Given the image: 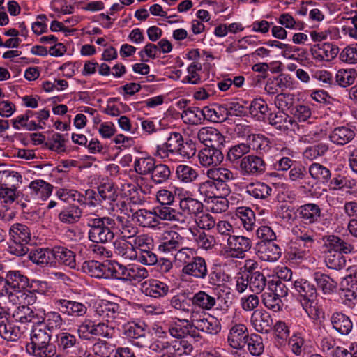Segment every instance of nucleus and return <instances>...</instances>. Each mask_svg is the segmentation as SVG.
I'll return each instance as SVG.
<instances>
[{
	"label": "nucleus",
	"instance_id": "45",
	"mask_svg": "<svg viewBox=\"0 0 357 357\" xmlns=\"http://www.w3.org/2000/svg\"><path fill=\"white\" fill-rule=\"evenodd\" d=\"M176 176L178 180L183 183H191L199 176L197 170L187 165H179L176 167Z\"/></svg>",
	"mask_w": 357,
	"mask_h": 357
},
{
	"label": "nucleus",
	"instance_id": "60",
	"mask_svg": "<svg viewBox=\"0 0 357 357\" xmlns=\"http://www.w3.org/2000/svg\"><path fill=\"white\" fill-rule=\"evenodd\" d=\"M294 102L295 98L293 94L281 93L276 96L274 103L281 112H284L285 110H292L294 107Z\"/></svg>",
	"mask_w": 357,
	"mask_h": 357
},
{
	"label": "nucleus",
	"instance_id": "50",
	"mask_svg": "<svg viewBox=\"0 0 357 357\" xmlns=\"http://www.w3.org/2000/svg\"><path fill=\"white\" fill-rule=\"evenodd\" d=\"M155 165V159L151 157L139 158L135 160L134 168L135 172L139 175H148L154 170Z\"/></svg>",
	"mask_w": 357,
	"mask_h": 357
},
{
	"label": "nucleus",
	"instance_id": "59",
	"mask_svg": "<svg viewBox=\"0 0 357 357\" xmlns=\"http://www.w3.org/2000/svg\"><path fill=\"white\" fill-rule=\"evenodd\" d=\"M44 316L45 318H43V322L45 321V327L49 331L61 328L63 324V320L59 312L50 311L45 313V311L44 310ZM43 327H45V326H43Z\"/></svg>",
	"mask_w": 357,
	"mask_h": 357
},
{
	"label": "nucleus",
	"instance_id": "37",
	"mask_svg": "<svg viewBox=\"0 0 357 357\" xmlns=\"http://www.w3.org/2000/svg\"><path fill=\"white\" fill-rule=\"evenodd\" d=\"M179 206L183 213L195 217V218L203 212L204 208L202 202L189 197L181 199Z\"/></svg>",
	"mask_w": 357,
	"mask_h": 357
},
{
	"label": "nucleus",
	"instance_id": "16",
	"mask_svg": "<svg viewBox=\"0 0 357 357\" xmlns=\"http://www.w3.org/2000/svg\"><path fill=\"white\" fill-rule=\"evenodd\" d=\"M324 246L326 248L328 253L340 252L343 254H350L354 252V246L342 239L340 236L335 235H326L322 237Z\"/></svg>",
	"mask_w": 357,
	"mask_h": 357
},
{
	"label": "nucleus",
	"instance_id": "34",
	"mask_svg": "<svg viewBox=\"0 0 357 357\" xmlns=\"http://www.w3.org/2000/svg\"><path fill=\"white\" fill-rule=\"evenodd\" d=\"M272 192L273 188L269 185L260 181L248 183L245 187V192L257 199H266Z\"/></svg>",
	"mask_w": 357,
	"mask_h": 357
},
{
	"label": "nucleus",
	"instance_id": "53",
	"mask_svg": "<svg viewBox=\"0 0 357 357\" xmlns=\"http://www.w3.org/2000/svg\"><path fill=\"white\" fill-rule=\"evenodd\" d=\"M251 116L257 120H264L268 110V105L261 98L254 99L248 107Z\"/></svg>",
	"mask_w": 357,
	"mask_h": 357
},
{
	"label": "nucleus",
	"instance_id": "24",
	"mask_svg": "<svg viewBox=\"0 0 357 357\" xmlns=\"http://www.w3.org/2000/svg\"><path fill=\"white\" fill-rule=\"evenodd\" d=\"M111 261L106 260L103 262L98 261H89L83 264L84 271L91 277L98 278H109Z\"/></svg>",
	"mask_w": 357,
	"mask_h": 357
},
{
	"label": "nucleus",
	"instance_id": "21",
	"mask_svg": "<svg viewBox=\"0 0 357 357\" xmlns=\"http://www.w3.org/2000/svg\"><path fill=\"white\" fill-rule=\"evenodd\" d=\"M141 291L147 296L159 298L167 295L169 287L158 280L150 279L141 284Z\"/></svg>",
	"mask_w": 357,
	"mask_h": 357
},
{
	"label": "nucleus",
	"instance_id": "57",
	"mask_svg": "<svg viewBox=\"0 0 357 357\" xmlns=\"http://www.w3.org/2000/svg\"><path fill=\"white\" fill-rule=\"evenodd\" d=\"M169 305L174 310L181 312H189L191 304L185 293L178 294L174 296L169 301Z\"/></svg>",
	"mask_w": 357,
	"mask_h": 357
},
{
	"label": "nucleus",
	"instance_id": "62",
	"mask_svg": "<svg viewBox=\"0 0 357 357\" xmlns=\"http://www.w3.org/2000/svg\"><path fill=\"white\" fill-rule=\"evenodd\" d=\"M45 146L56 152L65 151V139L60 133L54 132L45 143Z\"/></svg>",
	"mask_w": 357,
	"mask_h": 357
},
{
	"label": "nucleus",
	"instance_id": "52",
	"mask_svg": "<svg viewBox=\"0 0 357 357\" xmlns=\"http://www.w3.org/2000/svg\"><path fill=\"white\" fill-rule=\"evenodd\" d=\"M151 174V179L155 184H161L167 181L171 176L170 168L165 164H155Z\"/></svg>",
	"mask_w": 357,
	"mask_h": 357
},
{
	"label": "nucleus",
	"instance_id": "12",
	"mask_svg": "<svg viewBox=\"0 0 357 357\" xmlns=\"http://www.w3.org/2000/svg\"><path fill=\"white\" fill-rule=\"evenodd\" d=\"M197 138L206 147L222 149L225 142L224 135L213 127L201 128L197 132Z\"/></svg>",
	"mask_w": 357,
	"mask_h": 357
},
{
	"label": "nucleus",
	"instance_id": "17",
	"mask_svg": "<svg viewBox=\"0 0 357 357\" xmlns=\"http://www.w3.org/2000/svg\"><path fill=\"white\" fill-rule=\"evenodd\" d=\"M312 58L318 61H331L337 56L339 48L331 43H323L313 45L311 47Z\"/></svg>",
	"mask_w": 357,
	"mask_h": 357
},
{
	"label": "nucleus",
	"instance_id": "9",
	"mask_svg": "<svg viewBox=\"0 0 357 357\" xmlns=\"http://www.w3.org/2000/svg\"><path fill=\"white\" fill-rule=\"evenodd\" d=\"M12 317L15 321L21 324H41L45 318L44 309L36 310L26 305H20L14 310Z\"/></svg>",
	"mask_w": 357,
	"mask_h": 357
},
{
	"label": "nucleus",
	"instance_id": "7",
	"mask_svg": "<svg viewBox=\"0 0 357 357\" xmlns=\"http://www.w3.org/2000/svg\"><path fill=\"white\" fill-rule=\"evenodd\" d=\"M54 303L60 313L74 318L84 317L88 310L85 303L76 301L60 298L54 299Z\"/></svg>",
	"mask_w": 357,
	"mask_h": 357
},
{
	"label": "nucleus",
	"instance_id": "38",
	"mask_svg": "<svg viewBox=\"0 0 357 357\" xmlns=\"http://www.w3.org/2000/svg\"><path fill=\"white\" fill-rule=\"evenodd\" d=\"M198 192L204 200L211 199L220 197H227L220 191V188L217 186L211 178H208L198 185Z\"/></svg>",
	"mask_w": 357,
	"mask_h": 357
},
{
	"label": "nucleus",
	"instance_id": "48",
	"mask_svg": "<svg viewBox=\"0 0 357 357\" xmlns=\"http://www.w3.org/2000/svg\"><path fill=\"white\" fill-rule=\"evenodd\" d=\"M100 204L105 201L110 205L116 202L118 194L112 183H104L98 188Z\"/></svg>",
	"mask_w": 357,
	"mask_h": 357
},
{
	"label": "nucleus",
	"instance_id": "33",
	"mask_svg": "<svg viewBox=\"0 0 357 357\" xmlns=\"http://www.w3.org/2000/svg\"><path fill=\"white\" fill-rule=\"evenodd\" d=\"M29 259L40 266H50L54 267L53 248H38L31 250L29 255Z\"/></svg>",
	"mask_w": 357,
	"mask_h": 357
},
{
	"label": "nucleus",
	"instance_id": "51",
	"mask_svg": "<svg viewBox=\"0 0 357 357\" xmlns=\"http://www.w3.org/2000/svg\"><path fill=\"white\" fill-rule=\"evenodd\" d=\"M242 225L247 231H252L255 225V215L252 210L248 207H239L236 211Z\"/></svg>",
	"mask_w": 357,
	"mask_h": 357
},
{
	"label": "nucleus",
	"instance_id": "30",
	"mask_svg": "<svg viewBox=\"0 0 357 357\" xmlns=\"http://www.w3.org/2000/svg\"><path fill=\"white\" fill-rule=\"evenodd\" d=\"M115 220L116 234L119 233L122 238L134 239L137 236L139 229L128 218L123 215H117Z\"/></svg>",
	"mask_w": 357,
	"mask_h": 357
},
{
	"label": "nucleus",
	"instance_id": "2",
	"mask_svg": "<svg viewBox=\"0 0 357 357\" xmlns=\"http://www.w3.org/2000/svg\"><path fill=\"white\" fill-rule=\"evenodd\" d=\"M89 227V239L96 243L112 242L115 236L116 220L110 217L89 216L86 220Z\"/></svg>",
	"mask_w": 357,
	"mask_h": 357
},
{
	"label": "nucleus",
	"instance_id": "49",
	"mask_svg": "<svg viewBox=\"0 0 357 357\" xmlns=\"http://www.w3.org/2000/svg\"><path fill=\"white\" fill-rule=\"evenodd\" d=\"M82 211L79 206L69 205L59 214V220L64 223L73 224L79 221Z\"/></svg>",
	"mask_w": 357,
	"mask_h": 357
},
{
	"label": "nucleus",
	"instance_id": "44",
	"mask_svg": "<svg viewBox=\"0 0 357 357\" xmlns=\"http://www.w3.org/2000/svg\"><path fill=\"white\" fill-rule=\"evenodd\" d=\"M191 234L193 237V240L198 248L205 250L212 249L215 245V239L213 235L206 234L205 231L196 229V231H192Z\"/></svg>",
	"mask_w": 357,
	"mask_h": 357
},
{
	"label": "nucleus",
	"instance_id": "20",
	"mask_svg": "<svg viewBox=\"0 0 357 357\" xmlns=\"http://www.w3.org/2000/svg\"><path fill=\"white\" fill-rule=\"evenodd\" d=\"M182 272L196 279L204 280L208 275L206 260L199 256H195L190 262L183 266Z\"/></svg>",
	"mask_w": 357,
	"mask_h": 357
},
{
	"label": "nucleus",
	"instance_id": "35",
	"mask_svg": "<svg viewBox=\"0 0 357 357\" xmlns=\"http://www.w3.org/2000/svg\"><path fill=\"white\" fill-rule=\"evenodd\" d=\"M354 131L347 126H339L332 131L329 138L331 141L337 144L343 146L350 142L354 137Z\"/></svg>",
	"mask_w": 357,
	"mask_h": 357
},
{
	"label": "nucleus",
	"instance_id": "47",
	"mask_svg": "<svg viewBox=\"0 0 357 357\" xmlns=\"http://www.w3.org/2000/svg\"><path fill=\"white\" fill-rule=\"evenodd\" d=\"M248 276L250 282V289L255 294L262 292L266 286L268 285L266 277L259 271L249 272Z\"/></svg>",
	"mask_w": 357,
	"mask_h": 357
},
{
	"label": "nucleus",
	"instance_id": "5",
	"mask_svg": "<svg viewBox=\"0 0 357 357\" xmlns=\"http://www.w3.org/2000/svg\"><path fill=\"white\" fill-rule=\"evenodd\" d=\"M123 334L132 340L133 344L139 348L146 347L149 343L146 335L145 323L135 321H125L122 324Z\"/></svg>",
	"mask_w": 357,
	"mask_h": 357
},
{
	"label": "nucleus",
	"instance_id": "13",
	"mask_svg": "<svg viewBox=\"0 0 357 357\" xmlns=\"http://www.w3.org/2000/svg\"><path fill=\"white\" fill-rule=\"evenodd\" d=\"M3 178L5 181L0 185V199H2L6 204H12L16 199H18L19 195L16 193V188L14 185L8 187V183L6 181L13 178L15 179L17 183H18L22 176L15 172L4 171L0 172V179L2 180Z\"/></svg>",
	"mask_w": 357,
	"mask_h": 357
},
{
	"label": "nucleus",
	"instance_id": "23",
	"mask_svg": "<svg viewBox=\"0 0 357 357\" xmlns=\"http://www.w3.org/2000/svg\"><path fill=\"white\" fill-rule=\"evenodd\" d=\"M222 149L205 147L198 153L199 162L203 167H216L223 160Z\"/></svg>",
	"mask_w": 357,
	"mask_h": 357
},
{
	"label": "nucleus",
	"instance_id": "40",
	"mask_svg": "<svg viewBox=\"0 0 357 357\" xmlns=\"http://www.w3.org/2000/svg\"><path fill=\"white\" fill-rule=\"evenodd\" d=\"M192 305L204 310H211L216 304V299L204 291L195 294L190 299Z\"/></svg>",
	"mask_w": 357,
	"mask_h": 357
},
{
	"label": "nucleus",
	"instance_id": "31",
	"mask_svg": "<svg viewBox=\"0 0 357 357\" xmlns=\"http://www.w3.org/2000/svg\"><path fill=\"white\" fill-rule=\"evenodd\" d=\"M30 196L33 199H47L52 194L53 186L42 179H36L29 184Z\"/></svg>",
	"mask_w": 357,
	"mask_h": 357
},
{
	"label": "nucleus",
	"instance_id": "8",
	"mask_svg": "<svg viewBox=\"0 0 357 357\" xmlns=\"http://www.w3.org/2000/svg\"><path fill=\"white\" fill-rule=\"evenodd\" d=\"M252 246L251 240L243 236H230L227 240L226 253L233 258L242 259Z\"/></svg>",
	"mask_w": 357,
	"mask_h": 357
},
{
	"label": "nucleus",
	"instance_id": "14",
	"mask_svg": "<svg viewBox=\"0 0 357 357\" xmlns=\"http://www.w3.org/2000/svg\"><path fill=\"white\" fill-rule=\"evenodd\" d=\"M183 243V237L174 230L165 231L160 237L158 250L162 252L169 253L177 251Z\"/></svg>",
	"mask_w": 357,
	"mask_h": 357
},
{
	"label": "nucleus",
	"instance_id": "41",
	"mask_svg": "<svg viewBox=\"0 0 357 357\" xmlns=\"http://www.w3.org/2000/svg\"><path fill=\"white\" fill-rule=\"evenodd\" d=\"M154 208L155 214L159 221L160 220L180 222L183 221L182 213L172 208L170 205L159 206Z\"/></svg>",
	"mask_w": 357,
	"mask_h": 357
},
{
	"label": "nucleus",
	"instance_id": "29",
	"mask_svg": "<svg viewBox=\"0 0 357 357\" xmlns=\"http://www.w3.org/2000/svg\"><path fill=\"white\" fill-rule=\"evenodd\" d=\"M132 218L143 227L155 228L160 225V221L155 214V208L153 211L139 209L132 214Z\"/></svg>",
	"mask_w": 357,
	"mask_h": 357
},
{
	"label": "nucleus",
	"instance_id": "43",
	"mask_svg": "<svg viewBox=\"0 0 357 357\" xmlns=\"http://www.w3.org/2000/svg\"><path fill=\"white\" fill-rule=\"evenodd\" d=\"M181 116L185 123L199 124L205 119L204 107L201 109L197 107H188L183 110Z\"/></svg>",
	"mask_w": 357,
	"mask_h": 357
},
{
	"label": "nucleus",
	"instance_id": "27",
	"mask_svg": "<svg viewBox=\"0 0 357 357\" xmlns=\"http://www.w3.org/2000/svg\"><path fill=\"white\" fill-rule=\"evenodd\" d=\"M292 288L298 294L301 296V301L314 300L317 297V289L315 286L308 280L300 278L294 282Z\"/></svg>",
	"mask_w": 357,
	"mask_h": 357
},
{
	"label": "nucleus",
	"instance_id": "36",
	"mask_svg": "<svg viewBox=\"0 0 357 357\" xmlns=\"http://www.w3.org/2000/svg\"><path fill=\"white\" fill-rule=\"evenodd\" d=\"M313 278L318 288L321 290L324 294L330 295L335 292L337 283L329 275L320 272H315L313 274Z\"/></svg>",
	"mask_w": 357,
	"mask_h": 357
},
{
	"label": "nucleus",
	"instance_id": "18",
	"mask_svg": "<svg viewBox=\"0 0 357 357\" xmlns=\"http://www.w3.org/2000/svg\"><path fill=\"white\" fill-rule=\"evenodd\" d=\"M54 267L57 264L67 266L71 269L77 268L76 254L74 251L63 246L53 248Z\"/></svg>",
	"mask_w": 357,
	"mask_h": 357
},
{
	"label": "nucleus",
	"instance_id": "28",
	"mask_svg": "<svg viewBox=\"0 0 357 357\" xmlns=\"http://www.w3.org/2000/svg\"><path fill=\"white\" fill-rule=\"evenodd\" d=\"M333 328L343 335L349 334L353 329L350 317L342 312H333L330 318Z\"/></svg>",
	"mask_w": 357,
	"mask_h": 357
},
{
	"label": "nucleus",
	"instance_id": "64",
	"mask_svg": "<svg viewBox=\"0 0 357 357\" xmlns=\"http://www.w3.org/2000/svg\"><path fill=\"white\" fill-rule=\"evenodd\" d=\"M340 59L344 63L353 64L357 63V44L345 47L340 53Z\"/></svg>",
	"mask_w": 357,
	"mask_h": 357
},
{
	"label": "nucleus",
	"instance_id": "10",
	"mask_svg": "<svg viewBox=\"0 0 357 357\" xmlns=\"http://www.w3.org/2000/svg\"><path fill=\"white\" fill-rule=\"evenodd\" d=\"M239 167L243 175L257 176L266 172V162L262 158L249 155L240 160Z\"/></svg>",
	"mask_w": 357,
	"mask_h": 357
},
{
	"label": "nucleus",
	"instance_id": "22",
	"mask_svg": "<svg viewBox=\"0 0 357 357\" xmlns=\"http://www.w3.org/2000/svg\"><path fill=\"white\" fill-rule=\"evenodd\" d=\"M256 254L264 261H276L281 256L280 248L273 242H259L256 245Z\"/></svg>",
	"mask_w": 357,
	"mask_h": 357
},
{
	"label": "nucleus",
	"instance_id": "3",
	"mask_svg": "<svg viewBox=\"0 0 357 357\" xmlns=\"http://www.w3.org/2000/svg\"><path fill=\"white\" fill-rule=\"evenodd\" d=\"M31 342L26 344V351L34 357H54L56 346L50 342L51 334L46 327L38 325L33 328Z\"/></svg>",
	"mask_w": 357,
	"mask_h": 357
},
{
	"label": "nucleus",
	"instance_id": "15",
	"mask_svg": "<svg viewBox=\"0 0 357 357\" xmlns=\"http://www.w3.org/2000/svg\"><path fill=\"white\" fill-rule=\"evenodd\" d=\"M249 335L245 325L243 324H233L229 331L227 342L231 347L241 349L245 345Z\"/></svg>",
	"mask_w": 357,
	"mask_h": 357
},
{
	"label": "nucleus",
	"instance_id": "19",
	"mask_svg": "<svg viewBox=\"0 0 357 357\" xmlns=\"http://www.w3.org/2000/svg\"><path fill=\"white\" fill-rule=\"evenodd\" d=\"M268 121L270 125L284 132L289 130H295L298 128L296 120L282 112L271 113L268 115Z\"/></svg>",
	"mask_w": 357,
	"mask_h": 357
},
{
	"label": "nucleus",
	"instance_id": "26",
	"mask_svg": "<svg viewBox=\"0 0 357 357\" xmlns=\"http://www.w3.org/2000/svg\"><path fill=\"white\" fill-rule=\"evenodd\" d=\"M6 276L13 293L11 298H15L17 293H20L29 287V279L20 271H9L6 273Z\"/></svg>",
	"mask_w": 357,
	"mask_h": 357
},
{
	"label": "nucleus",
	"instance_id": "1",
	"mask_svg": "<svg viewBox=\"0 0 357 357\" xmlns=\"http://www.w3.org/2000/svg\"><path fill=\"white\" fill-rule=\"evenodd\" d=\"M195 153L196 146L191 139L184 140L180 132H172L165 143L156 146L154 155L165 162H178L192 158Z\"/></svg>",
	"mask_w": 357,
	"mask_h": 357
},
{
	"label": "nucleus",
	"instance_id": "42",
	"mask_svg": "<svg viewBox=\"0 0 357 357\" xmlns=\"http://www.w3.org/2000/svg\"><path fill=\"white\" fill-rule=\"evenodd\" d=\"M192 322L194 323V326L198 328L199 331L207 333L208 334L215 335L220 331V326L217 320L211 318L210 320L204 317L195 319L192 317Z\"/></svg>",
	"mask_w": 357,
	"mask_h": 357
},
{
	"label": "nucleus",
	"instance_id": "46",
	"mask_svg": "<svg viewBox=\"0 0 357 357\" xmlns=\"http://www.w3.org/2000/svg\"><path fill=\"white\" fill-rule=\"evenodd\" d=\"M225 104L215 105L213 107H204L205 119L213 122H223L227 120Z\"/></svg>",
	"mask_w": 357,
	"mask_h": 357
},
{
	"label": "nucleus",
	"instance_id": "63",
	"mask_svg": "<svg viewBox=\"0 0 357 357\" xmlns=\"http://www.w3.org/2000/svg\"><path fill=\"white\" fill-rule=\"evenodd\" d=\"M227 119L229 116H244L247 114V107L237 100H231L225 103Z\"/></svg>",
	"mask_w": 357,
	"mask_h": 357
},
{
	"label": "nucleus",
	"instance_id": "58",
	"mask_svg": "<svg viewBox=\"0 0 357 357\" xmlns=\"http://www.w3.org/2000/svg\"><path fill=\"white\" fill-rule=\"evenodd\" d=\"M325 262L328 268L340 270L345 268L347 260L343 256V253L330 252L327 253Z\"/></svg>",
	"mask_w": 357,
	"mask_h": 357
},
{
	"label": "nucleus",
	"instance_id": "56",
	"mask_svg": "<svg viewBox=\"0 0 357 357\" xmlns=\"http://www.w3.org/2000/svg\"><path fill=\"white\" fill-rule=\"evenodd\" d=\"M301 304L309 318L313 321H319L324 317V312L317 305L315 299L301 301Z\"/></svg>",
	"mask_w": 357,
	"mask_h": 357
},
{
	"label": "nucleus",
	"instance_id": "6",
	"mask_svg": "<svg viewBox=\"0 0 357 357\" xmlns=\"http://www.w3.org/2000/svg\"><path fill=\"white\" fill-rule=\"evenodd\" d=\"M96 311L108 324H114V326H119L128 319L127 314L123 312L119 304L108 301H103Z\"/></svg>",
	"mask_w": 357,
	"mask_h": 357
},
{
	"label": "nucleus",
	"instance_id": "39",
	"mask_svg": "<svg viewBox=\"0 0 357 357\" xmlns=\"http://www.w3.org/2000/svg\"><path fill=\"white\" fill-rule=\"evenodd\" d=\"M22 333L20 327L10 322L8 318L0 324V336L5 340L15 342L20 339Z\"/></svg>",
	"mask_w": 357,
	"mask_h": 357
},
{
	"label": "nucleus",
	"instance_id": "25",
	"mask_svg": "<svg viewBox=\"0 0 357 357\" xmlns=\"http://www.w3.org/2000/svg\"><path fill=\"white\" fill-rule=\"evenodd\" d=\"M253 328L259 333H268L273 326V319L270 314L266 311L255 310L250 318Z\"/></svg>",
	"mask_w": 357,
	"mask_h": 357
},
{
	"label": "nucleus",
	"instance_id": "4",
	"mask_svg": "<svg viewBox=\"0 0 357 357\" xmlns=\"http://www.w3.org/2000/svg\"><path fill=\"white\" fill-rule=\"evenodd\" d=\"M10 243L9 252L16 256H23L29 252L28 245L31 239L29 228L21 223L13 224L9 229Z\"/></svg>",
	"mask_w": 357,
	"mask_h": 357
},
{
	"label": "nucleus",
	"instance_id": "55",
	"mask_svg": "<svg viewBox=\"0 0 357 357\" xmlns=\"http://www.w3.org/2000/svg\"><path fill=\"white\" fill-rule=\"evenodd\" d=\"M130 266H125L117 261H111L109 278L129 282Z\"/></svg>",
	"mask_w": 357,
	"mask_h": 357
},
{
	"label": "nucleus",
	"instance_id": "61",
	"mask_svg": "<svg viewBox=\"0 0 357 357\" xmlns=\"http://www.w3.org/2000/svg\"><path fill=\"white\" fill-rule=\"evenodd\" d=\"M309 173L315 179L327 181L331 178V172L319 163H312L309 167Z\"/></svg>",
	"mask_w": 357,
	"mask_h": 357
},
{
	"label": "nucleus",
	"instance_id": "32",
	"mask_svg": "<svg viewBox=\"0 0 357 357\" xmlns=\"http://www.w3.org/2000/svg\"><path fill=\"white\" fill-rule=\"evenodd\" d=\"M297 211L300 218L306 224L317 222L321 215L319 206L314 203L303 204L298 208Z\"/></svg>",
	"mask_w": 357,
	"mask_h": 357
},
{
	"label": "nucleus",
	"instance_id": "11",
	"mask_svg": "<svg viewBox=\"0 0 357 357\" xmlns=\"http://www.w3.org/2000/svg\"><path fill=\"white\" fill-rule=\"evenodd\" d=\"M206 176L215 181L223 195L227 196L230 194L231 189L227 182L235 179L234 174L231 170L220 167L211 168L206 171Z\"/></svg>",
	"mask_w": 357,
	"mask_h": 357
},
{
	"label": "nucleus",
	"instance_id": "54",
	"mask_svg": "<svg viewBox=\"0 0 357 357\" xmlns=\"http://www.w3.org/2000/svg\"><path fill=\"white\" fill-rule=\"evenodd\" d=\"M248 350L252 356H259L264 352V345L262 337L256 333H252L246 340Z\"/></svg>",
	"mask_w": 357,
	"mask_h": 357
}]
</instances>
